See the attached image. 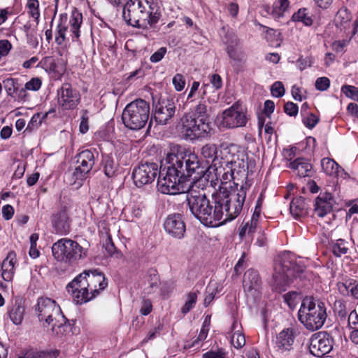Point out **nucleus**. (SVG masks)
Listing matches in <instances>:
<instances>
[{
    "mask_svg": "<svg viewBox=\"0 0 358 358\" xmlns=\"http://www.w3.org/2000/svg\"><path fill=\"white\" fill-rule=\"evenodd\" d=\"M158 173V191L164 194L176 195L185 193L193 183L184 178L183 162L178 156L168 153L165 160L160 162Z\"/></svg>",
    "mask_w": 358,
    "mask_h": 358,
    "instance_id": "1",
    "label": "nucleus"
},
{
    "mask_svg": "<svg viewBox=\"0 0 358 358\" xmlns=\"http://www.w3.org/2000/svg\"><path fill=\"white\" fill-rule=\"evenodd\" d=\"M208 181L205 178L194 180L189 187L187 194L186 200L192 214L203 224H213L215 218L221 216L217 209L214 214H210L211 201L207 198L206 189Z\"/></svg>",
    "mask_w": 358,
    "mask_h": 358,
    "instance_id": "2",
    "label": "nucleus"
},
{
    "mask_svg": "<svg viewBox=\"0 0 358 358\" xmlns=\"http://www.w3.org/2000/svg\"><path fill=\"white\" fill-rule=\"evenodd\" d=\"M157 3L154 0H129L124 6L122 16L134 27L155 29L157 24Z\"/></svg>",
    "mask_w": 358,
    "mask_h": 358,
    "instance_id": "3",
    "label": "nucleus"
},
{
    "mask_svg": "<svg viewBox=\"0 0 358 358\" xmlns=\"http://www.w3.org/2000/svg\"><path fill=\"white\" fill-rule=\"evenodd\" d=\"M247 159L248 155L241 147L230 145L224 149V157L214 162L216 177L225 183L234 180L235 173L245 172L248 169Z\"/></svg>",
    "mask_w": 358,
    "mask_h": 358,
    "instance_id": "4",
    "label": "nucleus"
},
{
    "mask_svg": "<svg viewBox=\"0 0 358 358\" xmlns=\"http://www.w3.org/2000/svg\"><path fill=\"white\" fill-rule=\"evenodd\" d=\"M295 255L290 252L280 253L275 259L273 286L279 292L286 290V287L292 282L294 278H301L304 268L296 264Z\"/></svg>",
    "mask_w": 358,
    "mask_h": 358,
    "instance_id": "5",
    "label": "nucleus"
},
{
    "mask_svg": "<svg viewBox=\"0 0 358 358\" xmlns=\"http://www.w3.org/2000/svg\"><path fill=\"white\" fill-rule=\"evenodd\" d=\"M327 309L323 302L315 300L313 296H306L298 311V318L308 330L320 329L327 319Z\"/></svg>",
    "mask_w": 358,
    "mask_h": 358,
    "instance_id": "6",
    "label": "nucleus"
},
{
    "mask_svg": "<svg viewBox=\"0 0 358 358\" xmlns=\"http://www.w3.org/2000/svg\"><path fill=\"white\" fill-rule=\"evenodd\" d=\"M246 190V186L242 185L237 190L228 191L220 188L215 192V202H222L225 212L224 220L231 221L239 215L245 199Z\"/></svg>",
    "mask_w": 358,
    "mask_h": 358,
    "instance_id": "7",
    "label": "nucleus"
},
{
    "mask_svg": "<svg viewBox=\"0 0 358 358\" xmlns=\"http://www.w3.org/2000/svg\"><path fill=\"white\" fill-rule=\"evenodd\" d=\"M149 113V104L143 99H136L126 106L122 114V120L127 128L138 130L145 126Z\"/></svg>",
    "mask_w": 358,
    "mask_h": 358,
    "instance_id": "8",
    "label": "nucleus"
},
{
    "mask_svg": "<svg viewBox=\"0 0 358 358\" xmlns=\"http://www.w3.org/2000/svg\"><path fill=\"white\" fill-rule=\"evenodd\" d=\"M176 129L185 140H198L207 136L210 122H202L191 113H185L178 120Z\"/></svg>",
    "mask_w": 358,
    "mask_h": 358,
    "instance_id": "9",
    "label": "nucleus"
},
{
    "mask_svg": "<svg viewBox=\"0 0 358 358\" xmlns=\"http://www.w3.org/2000/svg\"><path fill=\"white\" fill-rule=\"evenodd\" d=\"M53 257L59 262L73 263L87 256V249L80 245L76 241L63 238L52 246Z\"/></svg>",
    "mask_w": 358,
    "mask_h": 358,
    "instance_id": "10",
    "label": "nucleus"
},
{
    "mask_svg": "<svg viewBox=\"0 0 358 358\" xmlns=\"http://www.w3.org/2000/svg\"><path fill=\"white\" fill-rule=\"evenodd\" d=\"M76 166L73 172H66L64 180L70 185H77V187L83 185V181L87 178L94 165V153L85 150L76 156Z\"/></svg>",
    "mask_w": 358,
    "mask_h": 358,
    "instance_id": "11",
    "label": "nucleus"
},
{
    "mask_svg": "<svg viewBox=\"0 0 358 358\" xmlns=\"http://www.w3.org/2000/svg\"><path fill=\"white\" fill-rule=\"evenodd\" d=\"M35 313L41 325L43 327L51 326L57 319H61L62 310L56 301L47 297L38 299Z\"/></svg>",
    "mask_w": 358,
    "mask_h": 358,
    "instance_id": "12",
    "label": "nucleus"
},
{
    "mask_svg": "<svg viewBox=\"0 0 358 358\" xmlns=\"http://www.w3.org/2000/svg\"><path fill=\"white\" fill-rule=\"evenodd\" d=\"M333 348V338L325 331L319 332L312 336L309 350L317 357H322L329 353Z\"/></svg>",
    "mask_w": 358,
    "mask_h": 358,
    "instance_id": "13",
    "label": "nucleus"
},
{
    "mask_svg": "<svg viewBox=\"0 0 358 358\" xmlns=\"http://www.w3.org/2000/svg\"><path fill=\"white\" fill-rule=\"evenodd\" d=\"M58 103L64 110H73L80 101L79 92L69 83L62 84L57 90Z\"/></svg>",
    "mask_w": 358,
    "mask_h": 358,
    "instance_id": "14",
    "label": "nucleus"
},
{
    "mask_svg": "<svg viewBox=\"0 0 358 358\" xmlns=\"http://www.w3.org/2000/svg\"><path fill=\"white\" fill-rule=\"evenodd\" d=\"M248 118L241 107L234 103L229 108L222 113V123L224 127L234 129L245 126Z\"/></svg>",
    "mask_w": 358,
    "mask_h": 358,
    "instance_id": "15",
    "label": "nucleus"
},
{
    "mask_svg": "<svg viewBox=\"0 0 358 358\" xmlns=\"http://www.w3.org/2000/svg\"><path fill=\"white\" fill-rule=\"evenodd\" d=\"M162 227L165 232L173 238L180 240L185 236L186 226L180 214L169 215L164 219Z\"/></svg>",
    "mask_w": 358,
    "mask_h": 358,
    "instance_id": "16",
    "label": "nucleus"
},
{
    "mask_svg": "<svg viewBox=\"0 0 358 358\" xmlns=\"http://www.w3.org/2000/svg\"><path fill=\"white\" fill-rule=\"evenodd\" d=\"M157 166L155 163L145 162L134 168L132 172V179L135 185L141 187L144 185L151 183L157 176Z\"/></svg>",
    "mask_w": 358,
    "mask_h": 358,
    "instance_id": "17",
    "label": "nucleus"
},
{
    "mask_svg": "<svg viewBox=\"0 0 358 358\" xmlns=\"http://www.w3.org/2000/svg\"><path fill=\"white\" fill-rule=\"evenodd\" d=\"M243 287L248 297L257 299L260 296L262 280L257 271L249 269L243 276Z\"/></svg>",
    "mask_w": 358,
    "mask_h": 358,
    "instance_id": "18",
    "label": "nucleus"
},
{
    "mask_svg": "<svg viewBox=\"0 0 358 358\" xmlns=\"http://www.w3.org/2000/svg\"><path fill=\"white\" fill-rule=\"evenodd\" d=\"M52 227L57 234L66 235L70 231L71 220L66 208H62L52 215Z\"/></svg>",
    "mask_w": 358,
    "mask_h": 358,
    "instance_id": "19",
    "label": "nucleus"
},
{
    "mask_svg": "<svg viewBox=\"0 0 358 358\" xmlns=\"http://www.w3.org/2000/svg\"><path fill=\"white\" fill-rule=\"evenodd\" d=\"M295 339V331L287 328L281 331L276 337L275 348L280 354H285L292 349Z\"/></svg>",
    "mask_w": 358,
    "mask_h": 358,
    "instance_id": "20",
    "label": "nucleus"
},
{
    "mask_svg": "<svg viewBox=\"0 0 358 358\" xmlns=\"http://www.w3.org/2000/svg\"><path fill=\"white\" fill-rule=\"evenodd\" d=\"M176 110L173 99L158 100V124L166 125L171 120Z\"/></svg>",
    "mask_w": 358,
    "mask_h": 358,
    "instance_id": "21",
    "label": "nucleus"
},
{
    "mask_svg": "<svg viewBox=\"0 0 358 358\" xmlns=\"http://www.w3.org/2000/svg\"><path fill=\"white\" fill-rule=\"evenodd\" d=\"M83 275H85L87 284H89L90 290L94 294V290L97 292V296L99 294L100 291L104 289L108 285L105 275L99 271L98 269L85 270L83 271Z\"/></svg>",
    "mask_w": 358,
    "mask_h": 358,
    "instance_id": "22",
    "label": "nucleus"
},
{
    "mask_svg": "<svg viewBox=\"0 0 358 358\" xmlns=\"http://www.w3.org/2000/svg\"><path fill=\"white\" fill-rule=\"evenodd\" d=\"M334 203L335 201L331 193H320L315 199L314 205L315 213L317 216L323 217L331 212Z\"/></svg>",
    "mask_w": 358,
    "mask_h": 358,
    "instance_id": "23",
    "label": "nucleus"
},
{
    "mask_svg": "<svg viewBox=\"0 0 358 358\" xmlns=\"http://www.w3.org/2000/svg\"><path fill=\"white\" fill-rule=\"evenodd\" d=\"M25 308L24 301L20 297H15L8 307V315L15 324H20L23 320Z\"/></svg>",
    "mask_w": 358,
    "mask_h": 358,
    "instance_id": "24",
    "label": "nucleus"
},
{
    "mask_svg": "<svg viewBox=\"0 0 358 358\" xmlns=\"http://www.w3.org/2000/svg\"><path fill=\"white\" fill-rule=\"evenodd\" d=\"M309 204L303 196L294 197L289 206L290 213L294 218H300L307 215Z\"/></svg>",
    "mask_w": 358,
    "mask_h": 358,
    "instance_id": "25",
    "label": "nucleus"
},
{
    "mask_svg": "<svg viewBox=\"0 0 358 358\" xmlns=\"http://www.w3.org/2000/svg\"><path fill=\"white\" fill-rule=\"evenodd\" d=\"M289 168L296 172L300 178L309 177L312 173V165L304 158H297L289 164Z\"/></svg>",
    "mask_w": 358,
    "mask_h": 358,
    "instance_id": "26",
    "label": "nucleus"
},
{
    "mask_svg": "<svg viewBox=\"0 0 358 358\" xmlns=\"http://www.w3.org/2000/svg\"><path fill=\"white\" fill-rule=\"evenodd\" d=\"M183 162V172L184 178H190L192 175L200 169L199 161L194 155L188 157L187 158L179 159Z\"/></svg>",
    "mask_w": 358,
    "mask_h": 358,
    "instance_id": "27",
    "label": "nucleus"
},
{
    "mask_svg": "<svg viewBox=\"0 0 358 358\" xmlns=\"http://www.w3.org/2000/svg\"><path fill=\"white\" fill-rule=\"evenodd\" d=\"M70 293L72 294L73 299L76 303L80 305L92 300L97 296L96 289L94 290V294L90 290L83 291L80 289H71Z\"/></svg>",
    "mask_w": 358,
    "mask_h": 358,
    "instance_id": "28",
    "label": "nucleus"
},
{
    "mask_svg": "<svg viewBox=\"0 0 358 358\" xmlns=\"http://www.w3.org/2000/svg\"><path fill=\"white\" fill-rule=\"evenodd\" d=\"M51 326L52 334L57 336L66 335L71 331V324L63 313L61 319H57Z\"/></svg>",
    "mask_w": 358,
    "mask_h": 358,
    "instance_id": "29",
    "label": "nucleus"
},
{
    "mask_svg": "<svg viewBox=\"0 0 358 358\" xmlns=\"http://www.w3.org/2000/svg\"><path fill=\"white\" fill-rule=\"evenodd\" d=\"M212 201L210 203V214H214L215 213V208L216 210H219V212L220 213V215L218 218H215V220H214L213 224H204L207 227H217L220 226L221 224H223L226 223L227 221L224 220L225 217V212L224 210V207L222 206V202L220 203H215V192L213 193L212 195Z\"/></svg>",
    "mask_w": 358,
    "mask_h": 358,
    "instance_id": "30",
    "label": "nucleus"
},
{
    "mask_svg": "<svg viewBox=\"0 0 358 358\" xmlns=\"http://www.w3.org/2000/svg\"><path fill=\"white\" fill-rule=\"evenodd\" d=\"M351 19V14L347 9H340L335 16L334 23L337 28L343 31L350 27Z\"/></svg>",
    "mask_w": 358,
    "mask_h": 358,
    "instance_id": "31",
    "label": "nucleus"
},
{
    "mask_svg": "<svg viewBox=\"0 0 358 358\" xmlns=\"http://www.w3.org/2000/svg\"><path fill=\"white\" fill-rule=\"evenodd\" d=\"M59 355L57 350L55 351H39L37 349L30 348L21 352L20 358H55Z\"/></svg>",
    "mask_w": 358,
    "mask_h": 358,
    "instance_id": "32",
    "label": "nucleus"
},
{
    "mask_svg": "<svg viewBox=\"0 0 358 358\" xmlns=\"http://www.w3.org/2000/svg\"><path fill=\"white\" fill-rule=\"evenodd\" d=\"M71 289H80L83 291L90 290L89 284H87L85 275H83V272L80 273L67 285L66 290L69 293L71 292Z\"/></svg>",
    "mask_w": 358,
    "mask_h": 358,
    "instance_id": "33",
    "label": "nucleus"
},
{
    "mask_svg": "<svg viewBox=\"0 0 358 358\" xmlns=\"http://www.w3.org/2000/svg\"><path fill=\"white\" fill-rule=\"evenodd\" d=\"M83 22V15L78 10H73L69 21L71 31L76 38L80 37V28Z\"/></svg>",
    "mask_w": 358,
    "mask_h": 358,
    "instance_id": "34",
    "label": "nucleus"
},
{
    "mask_svg": "<svg viewBox=\"0 0 358 358\" xmlns=\"http://www.w3.org/2000/svg\"><path fill=\"white\" fill-rule=\"evenodd\" d=\"M217 148L215 144H206L201 148L202 156L208 160H210L212 162V164L210 168L213 169L214 171V162L215 159H220V158L217 157Z\"/></svg>",
    "mask_w": 358,
    "mask_h": 358,
    "instance_id": "35",
    "label": "nucleus"
},
{
    "mask_svg": "<svg viewBox=\"0 0 358 358\" xmlns=\"http://www.w3.org/2000/svg\"><path fill=\"white\" fill-rule=\"evenodd\" d=\"M322 169L328 176H336L338 173V164L333 159L324 158L321 161Z\"/></svg>",
    "mask_w": 358,
    "mask_h": 358,
    "instance_id": "36",
    "label": "nucleus"
},
{
    "mask_svg": "<svg viewBox=\"0 0 358 358\" xmlns=\"http://www.w3.org/2000/svg\"><path fill=\"white\" fill-rule=\"evenodd\" d=\"M188 113H191L195 115L196 118L202 122H209L208 115L207 114V106L205 101H201L194 108Z\"/></svg>",
    "mask_w": 358,
    "mask_h": 358,
    "instance_id": "37",
    "label": "nucleus"
},
{
    "mask_svg": "<svg viewBox=\"0 0 358 358\" xmlns=\"http://www.w3.org/2000/svg\"><path fill=\"white\" fill-rule=\"evenodd\" d=\"M2 85L8 94L11 97H14V94L19 90L20 84L18 83L17 79L8 78L3 80Z\"/></svg>",
    "mask_w": 358,
    "mask_h": 358,
    "instance_id": "38",
    "label": "nucleus"
},
{
    "mask_svg": "<svg viewBox=\"0 0 358 358\" xmlns=\"http://www.w3.org/2000/svg\"><path fill=\"white\" fill-rule=\"evenodd\" d=\"M289 4L288 0H275L273 6V16L276 18L282 17L288 8Z\"/></svg>",
    "mask_w": 358,
    "mask_h": 358,
    "instance_id": "39",
    "label": "nucleus"
},
{
    "mask_svg": "<svg viewBox=\"0 0 358 358\" xmlns=\"http://www.w3.org/2000/svg\"><path fill=\"white\" fill-rule=\"evenodd\" d=\"M331 249L335 256L341 257L348 252V243L343 239H338L331 243Z\"/></svg>",
    "mask_w": 358,
    "mask_h": 358,
    "instance_id": "40",
    "label": "nucleus"
},
{
    "mask_svg": "<svg viewBox=\"0 0 358 358\" xmlns=\"http://www.w3.org/2000/svg\"><path fill=\"white\" fill-rule=\"evenodd\" d=\"M64 18L66 21L67 20V16L66 15H65V16L61 15L60 22L58 24V25L57 27L55 42L58 45H62L66 38L65 34H66V31L67 30V27L66 26L65 23L62 22Z\"/></svg>",
    "mask_w": 358,
    "mask_h": 358,
    "instance_id": "41",
    "label": "nucleus"
},
{
    "mask_svg": "<svg viewBox=\"0 0 358 358\" xmlns=\"http://www.w3.org/2000/svg\"><path fill=\"white\" fill-rule=\"evenodd\" d=\"M303 116L302 122L308 129H313L320 121V118L316 115L308 112H301Z\"/></svg>",
    "mask_w": 358,
    "mask_h": 358,
    "instance_id": "42",
    "label": "nucleus"
},
{
    "mask_svg": "<svg viewBox=\"0 0 358 358\" xmlns=\"http://www.w3.org/2000/svg\"><path fill=\"white\" fill-rule=\"evenodd\" d=\"M306 8H300L296 13L292 15V20L296 22H301L306 26H310L313 24L311 17L308 15Z\"/></svg>",
    "mask_w": 358,
    "mask_h": 358,
    "instance_id": "43",
    "label": "nucleus"
},
{
    "mask_svg": "<svg viewBox=\"0 0 358 358\" xmlns=\"http://www.w3.org/2000/svg\"><path fill=\"white\" fill-rule=\"evenodd\" d=\"M338 289L341 294H350L354 298L358 299V285L350 283L346 285L344 283L338 284Z\"/></svg>",
    "mask_w": 358,
    "mask_h": 358,
    "instance_id": "44",
    "label": "nucleus"
},
{
    "mask_svg": "<svg viewBox=\"0 0 358 358\" xmlns=\"http://www.w3.org/2000/svg\"><path fill=\"white\" fill-rule=\"evenodd\" d=\"M227 52L229 57L234 61L238 62H245L246 60L245 55L243 51H238L231 45H228L227 47Z\"/></svg>",
    "mask_w": 358,
    "mask_h": 358,
    "instance_id": "45",
    "label": "nucleus"
},
{
    "mask_svg": "<svg viewBox=\"0 0 358 358\" xmlns=\"http://www.w3.org/2000/svg\"><path fill=\"white\" fill-rule=\"evenodd\" d=\"M103 164L106 176L108 178L113 176L117 170V167L113 159L106 156L103 160Z\"/></svg>",
    "mask_w": 358,
    "mask_h": 358,
    "instance_id": "46",
    "label": "nucleus"
},
{
    "mask_svg": "<svg viewBox=\"0 0 358 358\" xmlns=\"http://www.w3.org/2000/svg\"><path fill=\"white\" fill-rule=\"evenodd\" d=\"M197 295L195 292H189L187 296V300L181 308V312L186 314L192 310L196 304Z\"/></svg>",
    "mask_w": 358,
    "mask_h": 358,
    "instance_id": "47",
    "label": "nucleus"
},
{
    "mask_svg": "<svg viewBox=\"0 0 358 358\" xmlns=\"http://www.w3.org/2000/svg\"><path fill=\"white\" fill-rule=\"evenodd\" d=\"M27 7L29 9V14L38 22L40 17L39 1L38 0H28Z\"/></svg>",
    "mask_w": 358,
    "mask_h": 358,
    "instance_id": "48",
    "label": "nucleus"
},
{
    "mask_svg": "<svg viewBox=\"0 0 358 358\" xmlns=\"http://www.w3.org/2000/svg\"><path fill=\"white\" fill-rule=\"evenodd\" d=\"M257 225H253L250 221L243 222L239 227L238 235L243 239L246 235H250L255 231Z\"/></svg>",
    "mask_w": 358,
    "mask_h": 358,
    "instance_id": "49",
    "label": "nucleus"
},
{
    "mask_svg": "<svg viewBox=\"0 0 358 358\" xmlns=\"http://www.w3.org/2000/svg\"><path fill=\"white\" fill-rule=\"evenodd\" d=\"M2 278L5 281L12 280L14 274L13 266H10L7 263V260H3L1 264Z\"/></svg>",
    "mask_w": 358,
    "mask_h": 358,
    "instance_id": "50",
    "label": "nucleus"
},
{
    "mask_svg": "<svg viewBox=\"0 0 358 358\" xmlns=\"http://www.w3.org/2000/svg\"><path fill=\"white\" fill-rule=\"evenodd\" d=\"M231 343L234 348L237 349L241 348L245 344V336L239 332V331H235L231 336Z\"/></svg>",
    "mask_w": 358,
    "mask_h": 358,
    "instance_id": "51",
    "label": "nucleus"
},
{
    "mask_svg": "<svg viewBox=\"0 0 358 358\" xmlns=\"http://www.w3.org/2000/svg\"><path fill=\"white\" fill-rule=\"evenodd\" d=\"M38 240V234L34 233L29 237L30 249H29V256L33 259L37 258L40 255V252L36 248V242Z\"/></svg>",
    "mask_w": 358,
    "mask_h": 358,
    "instance_id": "52",
    "label": "nucleus"
},
{
    "mask_svg": "<svg viewBox=\"0 0 358 358\" xmlns=\"http://www.w3.org/2000/svg\"><path fill=\"white\" fill-rule=\"evenodd\" d=\"M341 91L345 95L358 101V88L352 85H343Z\"/></svg>",
    "mask_w": 358,
    "mask_h": 358,
    "instance_id": "53",
    "label": "nucleus"
},
{
    "mask_svg": "<svg viewBox=\"0 0 358 358\" xmlns=\"http://www.w3.org/2000/svg\"><path fill=\"white\" fill-rule=\"evenodd\" d=\"M82 116L79 126V131L82 134H85L89 130V117L87 115L88 110L85 109L81 110Z\"/></svg>",
    "mask_w": 358,
    "mask_h": 358,
    "instance_id": "54",
    "label": "nucleus"
},
{
    "mask_svg": "<svg viewBox=\"0 0 358 358\" xmlns=\"http://www.w3.org/2000/svg\"><path fill=\"white\" fill-rule=\"evenodd\" d=\"M172 83L175 90L178 92H180L185 86V79L182 74L177 73L173 76Z\"/></svg>",
    "mask_w": 358,
    "mask_h": 358,
    "instance_id": "55",
    "label": "nucleus"
},
{
    "mask_svg": "<svg viewBox=\"0 0 358 358\" xmlns=\"http://www.w3.org/2000/svg\"><path fill=\"white\" fill-rule=\"evenodd\" d=\"M271 94L275 97H282L285 92L284 85L282 82L276 81L271 86Z\"/></svg>",
    "mask_w": 358,
    "mask_h": 358,
    "instance_id": "56",
    "label": "nucleus"
},
{
    "mask_svg": "<svg viewBox=\"0 0 358 358\" xmlns=\"http://www.w3.org/2000/svg\"><path fill=\"white\" fill-rule=\"evenodd\" d=\"M299 294L296 292H289L283 296L284 300L291 309H294L296 305V299Z\"/></svg>",
    "mask_w": 358,
    "mask_h": 358,
    "instance_id": "57",
    "label": "nucleus"
},
{
    "mask_svg": "<svg viewBox=\"0 0 358 358\" xmlns=\"http://www.w3.org/2000/svg\"><path fill=\"white\" fill-rule=\"evenodd\" d=\"M330 85V80L327 77L318 78L315 81V87L317 90L325 91Z\"/></svg>",
    "mask_w": 358,
    "mask_h": 358,
    "instance_id": "58",
    "label": "nucleus"
},
{
    "mask_svg": "<svg viewBox=\"0 0 358 358\" xmlns=\"http://www.w3.org/2000/svg\"><path fill=\"white\" fill-rule=\"evenodd\" d=\"M349 43L348 40H338L332 43V49L338 53H343L345 51V48Z\"/></svg>",
    "mask_w": 358,
    "mask_h": 358,
    "instance_id": "59",
    "label": "nucleus"
},
{
    "mask_svg": "<svg viewBox=\"0 0 358 358\" xmlns=\"http://www.w3.org/2000/svg\"><path fill=\"white\" fill-rule=\"evenodd\" d=\"M41 84L42 82L39 78H33L25 85L27 90L38 91L41 88Z\"/></svg>",
    "mask_w": 358,
    "mask_h": 358,
    "instance_id": "60",
    "label": "nucleus"
},
{
    "mask_svg": "<svg viewBox=\"0 0 358 358\" xmlns=\"http://www.w3.org/2000/svg\"><path fill=\"white\" fill-rule=\"evenodd\" d=\"M284 110L289 116H296L298 114L299 107L293 102H287L284 106Z\"/></svg>",
    "mask_w": 358,
    "mask_h": 358,
    "instance_id": "61",
    "label": "nucleus"
},
{
    "mask_svg": "<svg viewBox=\"0 0 358 358\" xmlns=\"http://www.w3.org/2000/svg\"><path fill=\"white\" fill-rule=\"evenodd\" d=\"M203 358H228L226 352L220 349L217 351H209L203 355Z\"/></svg>",
    "mask_w": 358,
    "mask_h": 358,
    "instance_id": "62",
    "label": "nucleus"
},
{
    "mask_svg": "<svg viewBox=\"0 0 358 358\" xmlns=\"http://www.w3.org/2000/svg\"><path fill=\"white\" fill-rule=\"evenodd\" d=\"M11 48L12 45L8 40H0V53L3 57L9 53Z\"/></svg>",
    "mask_w": 358,
    "mask_h": 358,
    "instance_id": "63",
    "label": "nucleus"
},
{
    "mask_svg": "<svg viewBox=\"0 0 358 358\" xmlns=\"http://www.w3.org/2000/svg\"><path fill=\"white\" fill-rule=\"evenodd\" d=\"M348 325L352 329H358V314L356 311H352L348 316Z\"/></svg>",
    "mask_w": 358,
    "mask_h": 358,
    "instance_id": "64",
    "label": "nucleus"
}]
</instances>
